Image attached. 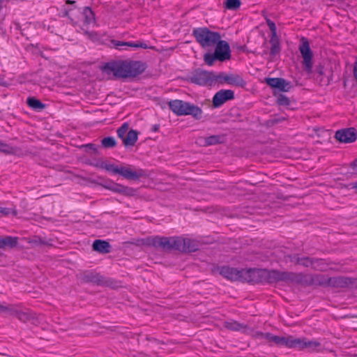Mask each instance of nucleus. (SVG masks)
<instances>
[{
  "mask_svg": "<svg viewBox=\"0 0 357 357\" xmlns=\"http://www.w3.org/2000/svg\"><path fill=\"white\" fill-rule=\"evenodd\" d=\"M171 110L178 116L192 115L196 119H200L202 110L199 107L181 100H174L169 102Z\"/></svg>",
  "mask_w": 357,
  "mask_h": 357,
  "instance_id": "f257e3e1",
  "label": "nucleus"
},
{
  "mask_svg": "<svg viewBox=\"0 0 357 357\" xmlns=\"http://www.w3.org/2000/svg\"><path fill=\"white\" fill-rule=\"evenodd\" d=\"M192 33L197 42L204 48L215 46L221 38L218 32L211 31L208 28L195 29Z\"/></svg>",
  "mask_w": 357,
  "mask_h": 357,
  "instance_id": "f03ea898",
  "label": "nucleus"
},
{
  "mask_svg": "<svg viewBox=\"0 0 357 357\" xmlns=\"http://www.w3.org/2000/svg\"><path fill=\"white\" fill-rule=\"evenodd\" d=\"M100 167L114 174H120L128 180H138L142 177H146V173L144 170L139 169L132 170L128 167L121 166L119 167L113 164L102 163Z\"/></svg>",
  "mask_w": 357,
  "mask_h": 357,
  "instance_id": "7ed1b4c3",
  "label": "nucleus"
},
{
  "mask_svg": "<svg viewBox=\"0 0 357 357\" xmlns=\"http://www.w3.org/2000/svg\"><path fill=\"white\" fill-rule=\"evenodd\" d=\"M296 273L263 269V282L275 283L280 281L296 283Z\"/></svg>",
  "mask_w": 357,
  "mask_h": 357,
  "instance_id": "20e7f679",
  "label": "nucleus"
},
{
  "mask_svg": "<svg viewBox=\"0 0 357 357\" xmlns=\"http://www.w3.org/2000/svg\"><path fill=\"white\" fill-rule=\"evenodd\" d=\"M102 72L116 78H127V60L111 61L100 67Z\"/></svg>",
  "mask_w": 357,
  "mask_h": 357,
  "instance_id": "39448f33",
  "label": "nucleus"
},
{
  "mask_svg": "<svg viewBox=\"0 0 357 357\" xmlns=\"http://www.w3.org/2000/svg\"><path fill=\"white\" fill-rule=\"evenodd\" d=\"M296 284H301L305 286H322L329 287L328 278L323 275H305L303 273H296Z\"/></svg>",
  "mask_w": 357,
  "mask_h": 357,
  "instance_id": "423d86ee",
  "label": "nucleus"
},
{
  "mask_svg": "<svg viewBox=\"0 0 357 357\" xmlns=\"http://www.w3.org/2000/svg\"><path fill=\"white\" fill-rule=\"evenodd\" d=\"M191 82L203 86H213L215 84V74L213 72L197 69L190 77Z\"/></svg>",
  "mask_w": 357,
  "mask_h": 357,
  "instance_id": "0eeeda50",
  "label": "nucleus"
},
{
  "mask_svg": "<svg viewBox=\"0 0 357 357\" xmlns=\"http://www.w3.org/2000/svg\"><path fill=\"white\" fill-rule=\"evenodd\" d=\"M99 185L114 192L119 193L127 197H133L136 195L137 192V190L135 188L124 186L112 181H106L104 183H99Z\"/></svg>",
  "mask_w": 357,
  "mask_h": 357,
  "instance_id": "6e6552de",
  "label": "nucleus"
},
{
  "mask_svg": "<svg viewBox=\"0 0 357 357\" xmlns=\"http://www.w3.org/2000/svg\"><path fill=\"white\" fill-rule=\"evenodd\" d=\"M299 50L303 59L304 70L307 73H310L312 68V53L310 50L309 43L306 38H302Z\"/></svg>",
  "mask_w": 357,
  "mask_h": 357,
  "instance_id": "1a4fd4ad",
  "label": "nucleus"
},
{
  "mask_svg": "<svg viewBox=\"0 0 357 357\" xmlns=\"http://www.w3.org/2000/svg\"><path fill=\"white\" fill-rule=\"evenodd\" d=\"M263 269H241V282L258 283L263 282Z\"/></svg>",
  "mask_w": 357,
  "mask_h": 357,
  "instance_id": "9d476101",
  "label": "nucleus"
},
{
  "mask_svg": "<svg viewBox=\"0 0 357 357\" xmlns=\"http://www.w3.org/2000/svg\"><path fill=\"white\" fill-rule=\"evenodd\" d=\"M215 49L213 52L218 58L220 61H225L230 59L231 51L227 42L225 40H220L215 45Z\"/></svg>",
  "mask_w": 357,
  "mask_h": 357,
  "instance_id": "9b49d317",
  "label": "nucleus"
},
{
  "mask_svg": "<svg viewBox=\"0 0 357 357\" xmlns=\"http://www.w3.org/2000/svg\"><path fill=\"white\" fill-rule=\"evenodd\" d=\"M234 93L231 90L222 89L218 91L213 98V105L214 107H219L225 102L233 100Z\"/></svg>",
  "mask_w": 357,
  "mask_h": 357,
  "instance_id": "f8f14e48",
  "label": "nucleus"
},
{
  "mask_svg": "<svg viewBox=\"0 0 357 357\" xmlns=\"http://www.w3.org/2000/svg\"><path fill=\"white\" fill-rule=\"evenodd\" d=\"M335 137L340 142H354L357 137L356 129L354 128H349L337 130L335 132Z\"/></svg>",
  "mask_w": 357,
  "mask_h": 357,
  "instance_id": "ddd939ff",
  "label": "nucleus"
},
{
  "mask_svg": "<svg viewBox=\"0 0 357 357\" xmlns=\"http://www.w3.org/2000/svg\"><path fill=\"white\" fill-rule=\"evenodd\" d=\"M146 69V65L142 61L127 60V78L135 77Z\"/></svg>",
  "mask_w": 357,
  "mask_h": 357,
  "instance_id": "4468645a",
  "label": "nucleus"
},
{
  "mask_svg": "<svg viewBox=\"0 0 357 357\" xmlns=\"http://www.w3.org/2000/svg\"><path fill=\"white\" fill-rule=\"evenodd\" d=\"M224 84L227 82L238 86H243L245 84V81L238 75H226L222 73L218 75L215 74V83Z\"/></svg>",
  "mask_w": 357,
  "mask_h": 357,
  "instance_id": "2eb2a0df",
  "label": "nucleus"
},
{
  "mask_svg": "<svg viewBox=\"0 0 357 357\" xmlns=\"http://www.w3.org/2000/svg\"><path fill=\"white\" fill-rule=\"evenodd\" d=\"M16 317L20 321H22L24 323L30 322L33 325H38L40 322L38 317L36 315V313L29 310H24L20 307H19V309L16 314Z\"/></svg>",
  "mask_w": 357,
  "mask_h": 357,
  "instance_id": "dca6fc26",
  "label": "nucleus"
},
{
  "mask_svg": "<svg viewBox=\"0 0 357 357\" xmlns=\"http://www.w3.org/2000/svg\"><path fill=\"white\" fill-rule=\"evenodd\" d=\"M329 287L334 288H345L354 283V280L344 276L328 278Z\"/></svg>",
  "mask_w": 357,
  "mask_h": 357,
  "instance_id": "f3484780",
  "label": "nucleus"
},
{
  "mask_svg": "<svg viewBox=\"0 0 357 357\" xmlns=\"http://www.w3.org/2000/svg\"><path fill=\"white\" fill-rule=\"evenodd\" d=\"M220 274L228 280L241 282V270L229 266H222L220 269Z\"/></svg>",
  "mask_w": 357,
  "mask_h": 357,
  "instance_id": "a211bd4d",
  "label": "nucleus"
},
{
  "mask_svg": "<svg viewBox=\"0 0 357 357\" xmlns=\"http://www.w3.org/2000/svg\"><path fill=\"white\" fill-rule=\"evenodd\" d=\"M305 349H308L312 352H320L321 351V344L316 340L301 338L299 350Z\"/></svg>",
  "mask_w": 357,
  "mask_h": 357,
  "instance_id": "6ab92c4d",
  "label": "nucleus"
},
{
  "mask_svg": "<svg viewBox=\"0 0 357 357\" xmlns=\"http://www.w3.org/2000/svg\"><path fill=\"white\" fill-rule=\"evenodd\" d=\"M151 244L155 248H160L163 250H172V237L155 236L151 239Z\"/></svg>",
  "mask_w": 357,
  "mask_h": 357,
  "instance_id": "aec40b11",
  "label": "nucleus"
},
{
  "mask_svg": "<svg viewBox=\"0 0 357 357\" xmlns=\"http://www.w3.org/2000/svg\"><path fill=\"white\" fill-rule=\"evenodd\" d=\"M316 79L321 86H328L331 79L332 73L326 72L322 66H319L315 70Z\"/></svg>",
  "mask_w": 357,
  "mask_h": 357,
  "instance_id": "412c9836",
  "label": "nucleus"
},
{
  "mask_svg": "<svg viewBox=\"0 0 357 357\" xmlns=\"http://www.w3.org/2000/svg\"><path fill=\"white\" fill-rule=\"evenodd\" d=\"M93 250L101 254H107L111 251V245L109 242L103 240H95L92 245Z\"/></svg>",
  "mask_w": 357,
  "mask_h": 357,
  "instance_id": "4be33fe9",
  "label": "nucleus"
},
{
  "mask_svg": "<svg viewBox=\"0 0 357 357\" xmlns=\"http://www.w3.org/2000/svg\"><path fill=\"white\" fill-rule=\"evenodd\" d=\"M204 146H212L222 144L225 142V137L223 135H211L207 137H202L199 139Z\"/></svg>",
  "mask_w": 357,
  "mask_h": 357,
  "instance_id": "5701e85b",
  "label": "nucleus"
},
{
  "mask_svg": "<svg viewBox=\"0 0 357 357\" xmlns=\"http://www.w3.org/2000/svg\"><path fill=\"white\" fill-rule=\"evenodd\" d=\"M89 280L91 282H97L98 284L108 286L112 288H116L118 287L117 282L116 281H114L111 279H106L100 275H93L92 278L89 279Z\"/></svg>",
  "mask_w": 357,
  "mask_h": 357,
  "instance_id": "b1692460",
  "label": "nucleus"
},
{
  "mask_svg": "<svg viewBox=\"0 0 357 357\" xmlns=\"http://www.w3.org/2000/svg\"><path fill=\"white\" fill-rule=\"evenodd\" d=\"M138 139V132L132 129L130 130L126 136L123 138V144L125 146H133Z\"/></svg>",
  "mask_w": 357,
  "mask_h": 357,
  "instance_id": "393cba45",
  "label": "nucleus"
},
{
  "mask_svg": "<svg viewBox=\"0 0 357 357\" xmlns=\"http://www.w3.org/2000/svg\"><path fill=\"white\" fill-rule=\"evenodd\" d=\"M294 258L296 259V264H301L305 267L311 266L313 268H318V266L315 265V263L320 262L317 258L303 257L300 258L298 256H294Z\"/></svg>",
  "mask_w": 357,
  "mask_h": 357,
  "instance_id": "a878e982",
  "label": "nucleus"
},
{
  "mask_svg": "<svg viewBox=\"0 0 357 357\" xmlns=\"http://www.w3.org/2000/svg\"><path fill=\"white\" fill-rule=\"evenodd\" d=\"M18 305L13 304L0 303V314H6L8 315L15 316L19 309Z\"/></svg>",
  "mask_w": 357,
  "mask_h": 357,
  "instance_id": "bb28decb",
  "label": "nucleus"
},
{
  "mask_svg": "<svg viewBox=\"0 0 357 357\" xmlns=\"http://www.w3.org/2000/svg\"><path fill=\"white\" fill-rule=\"evenodd\" d=\"M17 244V238L0 236V248H13Z\"/></svg>",
  "mask_w": 357,
  "mask_h": 357,
  "instance_id": "cd10ccee",
  "label": "nucleus"
},
{
  "mask_svg": "<svg viewBox=\"0 0 357 357\" xmlns=\"http://www.w3.org/2000/svg\"><path fill=\"white\" fill-rule=\"evenodd\" d=\"M301 338H296L291 335L284 336V344L288 348L299 349Z\"/></svg>",
  "mask_w": 357,
  "mask_h": 357,
  "instance_id": "c85d7f7f",
  "label": "nucleus"
},
{
  "mask_svg": "<svg viewBox=\"0 0 357 357\" xmlns=\"http://www.w3.org/2000/svg\"><path fill=\"white\" fill-rule=\"evenodd\" d=\"M269 42L271 45L270 54L272 56H275L280 52V40L278 36L275 35L271 36Z\"/></svg>",
  "mask_w": 357,
  "mask_h": 357,
  "instance_id": "c756f323",
  "label": "nucleus"
},
{
  "mask_svg": "<svg viewBox=\"0 0 357 357\" xmlns=\"http://www.w3.org/2000/svg\"><path fill=\"white\" fill-rule=\"evenodd\" d=\"M224 326L230 331H239L242 329H245L247 328L246 325L240 324L236 321L231 320L230 321H226L224 324Z\"/></svg>",
  "mask_w": 357,
  "mask_h": 357,
  "instance_id": "7c9ffc66",
  "label": "nucleus"
},
{
  "mask_svg": "<svg viewBox=\"0 0 357 357\" xmlns=\"http://www.w3.org/2000/svg\"><path fill=\"white\" fill-rule=\"evenodd\" d=\"M26 103L30 107L39 111L43 110L45 107V104L35 98H28Z\"/></svg>",
  "mask_w": 357,
  "mask_h": 357,
  "instance_id": "2f4dec72",
  "label": "nucleus"
},
{
  "mask_svg": "<svg viewBox=\"0 0 357 357\" xmlns=\"http://www.w3.org/2000/svg\"><path fill=\"white\" fill-rule=\"evenodd\" d=\"M172 250L184 252L185 238L181 237H172Z\"/></svg>",
  "mask_w": 357,
  "mask_h": 357,
  "instance_id": "473e14b6",
  "label": "nucleus"
},
{
  "mask_svg": "<svg viewBox=\"0 0 357 357\" xmlns=\"http://www.w3.org/2000/svg\"><path fill=\"white\" fill-rule=\"evenodd\" d=\"M185 249L183 252H195L199 249V244L194 240L185 238Z\"/></svg>",
  "mask_w": 357,
  "mask_h": 357,
  "instance_id": "72a5a7b5",
  "label": "nucleus"
},
{
  "mask_svg": "<svg viewBox=\"0 0 357 357\" xmlns=\"http://www.w3.org/2000/svg\"><path fill=\"white\" fill-rule=\"evenodd\" d=\"M29 242L35 246L52 245V243L50 242V241H46L38 236H33L30 238Z\"/></svg>",
  "mask_w": 357,
  "mask_h": 357,
  "instance_id": "f704fd0d",
  "label": "nucleus"
},
{
  "mask_svg": "<svg viewBox=\"0 0 357 357\" xmlns=\"http://www.w3.org/2000/svg\"><path fill=\"white\" fill-rule=\"evenodd\" d=\"M240 0H226L224 3L225 7L229 10H236L241 6Z\"/></svg>",
  "mask_w": 357,
  "mask_h": 357,
  "instance_id": "c9c22d12",
  "label": "nucleus"
},
{
  "mask_svg": "<svg viewBox=\"0 0 357 357\" xmlns=\"http://www.w3.org/2000/svg\"><path fill=\"white\" fill-rule=\"evenodd\" d=\"M102 146L105 148H113L116 145V140L112 137H107L101 140Z\"/></svg>",
  "mask_w": 357,
  "mask_h": 357,
  "instance_id": "e433bc0d",
  "label": "nucleus"
},
{
  "mask_svg": "<svg viewBox=\"0 0 357 357\" xmlns=\"http://www.w3.org/2000/svg\"><path fill=\"white\" fill-rule=\"evenodd\" d=\"M129 125L128 123H124L116 131L117 135L122 140L126 136L127 133L129 132Z\"/></svg>",
  "mask_w": 357,
  "mask_h": 357,
  "instance_id": "4c0bfd02",
  "label": "nucleus"
},
{
  "mask_svg": "<svg viewBox=\"0 0 357 357\" xmlns=\"http://www.w3.org/2000/svg\"><path fill=\"white\" fill-rule=\"evenodd\" d=\"M204 60L207 65L211 66L215 61H219V58L214 53H206L204 56Z\"/></svg>",
  "mask_w": 357,
  "mask_h": 357,
  "instance_id": "58836bf2",
  "label": "nucleus"
},
{
  "mask_svg": "<svg viewBox=\"0 0 357 357\" xmlns=\"http://www.w3.org/2000/svg\"><path fill=\"white\" fill-rule=\"evenodd\" d=\"M0 152L6 154H14L15 149L8 144L3 143L0 140Z\"/></svg>",
  "mask_w": 357,
  "mask_h": 357,
  "instance_id": "ea45409f",
  "label": "nucleus"
},
{
  "mask_svg": "<svg viewBox=\"0 0 357 357\" xmlns=\"http://www.w3.org/2000/svg\"><path fill=\"white\" fill-rule=\"evenodd\" d=\"M0 152L6 154H14L15 149L8 144L3 143L0 140Z\"/></svg>",
  "mask_w": 357,
  "mask_h": 357,
  "instance_id": "a19ab883",
  "label": "nucleus"
},
{
  "mask_svg": "<svg viewBox=\"0 0 357 357\" xmlns=\"http://www.w3.org/2000/svg\"><path fill=\"white\" fill-rule=\"evenodd\" d=\"M291 88V86L290 83L282 78L276 89H278L281 91L287 92L289 91Z\"/></svg>",
  "mask_w": 357,
  "mask_h": 357,
  "instance_id": "79ce46f5",
  "label": "nucleus"
},
{
  "mask_svg": "<svg viewBox=\"0 0 357 357\" xmlns=\"http://www.w3.org/2000/svg\"><path fill=\"white\" fill-rule=\"evenodd\" d=\"M83 14L84 15L85 21L86 23L89 24L90 22H91L93 20V19H94L93 13L90 8L86 7L84 9Z\"/></svg>",
  "mask_w": 357,
  "mask_h": 357,
  "instance_id": "37998d69",
  "label": "nucleus"
},
{
  "mask_svg": "<svg viewBox=\"0 0 357 357\" xmlns=\"http://www.w3.org/2000/svg\"><path fill=\"white\" fill-rule=\"evenodd\" d=\"M277 102L280 105L287 106L289 105V99L284 95L280 94L277 98Z\"/></svg>",
  "mask_w": 357,
  "mask_h": 357,
  "instance_id": "c03bdc74",
  "label": "nucleus"
},
{
  "mask_svg": "<svg viewBox=\"0 0 357 357\" xmlns=\"http://www.w3.org/2000/svg\"><path fill=\"white\" fill-rule=\"evenodd\" d=\"M282 78H266V83L272 88H277Z\"/></svg>",
  "mask_w": 357,
  "mask_h": 357,
  "instance_id": "a18cd8bd",
  "label": "nucleus"
},
{
  "mask_svg": "<svg viewBox=\"0 0 357 357\" xmlns=\"http://www.w3.org/2000/svg\"><path fill=\"white\" fill-rule=\"evenodd\" d=\"M85 149L86 151L89 153H96L97 149L93 144H87L82 146Z\"/></svg>",
  "mask_w": 357,
  "mask_h": 357,
  "instance_id": "49530a36",
  "label": "nucleus"
},
{
  "mask_svg": "<svg viewBox=\"0 0 357 357\" xmlns=\"http://www.w3.org/2000/svg\"><path fill=\"white\" fill-rule=\"evenodd\" d=\"M112 43L114 45L115 47H116L119 50H122L125 47H128V45H123V43H132L131 42H121L119 40H112Z\"/></svg>",
  "mask_w": 357,
  "mask_h": 357,
  "instance_id": "de8ad7c7",
  "label": "nucleus"
},
{
  "mask_svg": "<svg viewBox=\"0 0 357 357\" xmlns=\"http://www.w3.org/2000/svg\"><path fill=\"white\" fill-rule=\"evenodd\" d=\"M266 23L271 31V36L277 35L276 26H275V23L270 20H266Z\"/></svg>",
  "mask_w": 357,
  "mask_h": 357,
  "instance_id": "09e8293b",
  "label": "nucleus"
},
{
  "mask_svg": "<svg viewBox=\"0 0 357 357\" xmlns=\"http://www.w3.org/2000/svg\"><path fill=\"white\" fill-rule=\"evenodd\" d=\"M123 45H128V46L131 47H142V48H144V49L148 48L147 45L146 43H123Z\"/></svg>",
  "mask_w": 357,
  "mask_h": 357,
  "instance_id": "8fccbe9b",
  "label": "nucleus"
},
{
  "mask_svg": "<svg viewBox=\"0 0 357 357\" xmlns=\"http://www.w3.org/2000/svg\"><path fill=\"white\" fill-rule=\"evenodd\" d=\"M284 120H285L284 117H282V118H276V117H275V118H273V119L268 120L267 121V123L269 126H273V125L277 124V123H280V122H281L282 121H284Z\"/></svg>",
  "mask_w": 357,
  "mask_h": 357,
  "instance_id": "3c124183",
  "label": "nucleus"
},
{
  "mask_svg": "<svg viewBox=\"0 0 357 357\" xmlns=\"http://www.w3.org/2000/svg\"><path fill=\"white\" fill-rule=\"evenodd\" d=\"M284 336L282 337H280V336H277L275 335L274 337H273V342H274L275 344H278V345H282L283 346L284 344Z\"/></svg>",
  "mask_w": 357,
  "mask_h": 357,
  "instance_id": "603ef678",
  "label": "nucleus"
},
{
  "mask_svg": "<svg viewBox=\"0 0 357 357\" xmlns=\"http://www.w3.org/2000/svg\"><path fill=\"white\" fill-rule=\"evenodd\" d=\"M320 262H317L315 263V265L316 266H318V268H314L315 270H318V271H324V267L323 266L324 265L326 264V263L324 262V261L321 259H318Z\"/></svg>",
  "mask_w": 357,
  "mask_h": 357,
  "instance_id": "864d4df0",
  "label": "nucleus"
},
{
  "mask_svg": "<svg viewBox=\"0 0 357 357\" xmlns=\"http://www.w3.org/2000/svg\"><path fill=\"white\" fill-rule=\"evenodd\" d=\"M275 335H272L271 333H265L264 334V338L267 340L269 342H273V337H275Z\"/></svg>",
  "mask_w": 357,
  "mask_h": 357,
  "instance_id": "5fc2aeb1",
  "label": "nucleus"
},
{
  "mask_svg": "<svg viewBox=\"0 0 357 357\" xmlns=\"http://www.w3.org/2000/svg\"><path fill=\"white\" fill-rule=\"evenodd\" d=\"M264 333L262 332H255L254 334H253V337H255V338H264Z\"/></svg>",
  "mask_w": 357,
  "mask_h": 357,
  "instance_id": "6e6d98bb",
  "label": "nucleus"
},
{
  "mask_svg": "<svg viewBox=\"0 0 357 357\" xmlns=\"http://www.w3.org/2000/svg\"><path fill=\"white\" fill-rule=\"evenodd\" d=\"M353 74L355 79L357 81V60L355 61L354 65Z\"/></svg>",
  "mask_w": 357,
  "mask_h": 357,
  "instance_id": "4d7b16f0",
  "label": "nucleus"
},
{
  "mask_svg": "<svg viewBox=\"0 0 357 357\" xmlns=\"http://www.w3.org/2000/svg\"><path fill=\"white\" fill-rule=\"evenodd\" d=\"M1 211L0 213L8 215L9 213V209L6 208H1Z\"/></svg>",
  "mask_w": 357,
  "mask_h": 357,
  "instance_id": "13d9d810",
  "label": "nucleus"
},
{
  "mask_svg": "<svg viewBox=\"0 0 357 357\" xmlns=\"http://www.w3.org/2000/svg\"><path fill=\"white\" fill-rule=\"evenodd\" d=\"M295 255L294 256H291V255H289L288 256V257L289 258V260L292 262H295L296 264V258H294Z\"/></svg>",
  "mask_w": 357,
  "mask_h": 357,
  "instance_id": "bf43d9fd",
  "label": "nucleus"
},
{
  "mask_svg": "<svg viewBox=\"0 0 357 357\" xmlns=\"http://www.w3.org/2000/svg\"><path fill=\"white\" fill-rule=\"evenodd\" d=\"M351 166H352V167H353V168H354V169H355V168H357V159H356V160H355L352 162Z\"/></svg>",
  "mask_w": 357,
  "mask_h": 357,
  "instance_id": "052dcab7",
  "label": "nucleus"
},
{
  "mask_svg": "<svg viewBox=\"0 0 357 357\" xmlns=\"http://www.w3.org/2000/svg\"><path fill=\"white\" fill-rule=\"evenodd\" d=\"M158 129H159V125H155L153 128V130L155 132L158 131Z\"/></svg>",
  "mask_w": 357,
  "mask_h": 357,
  "instance_id": "680f3d73",
  "label": "nucleus"
},
{
  "mask_svg": "<svg viewBox=\"0 0 357 357\" xmlns=\"http://www.w3.org/2000/svg\"><path fill=\"white\" fill-rule=\"evenodd\" d=\"M352 188L357 191V181L352 184Z\"/></svg>",
  "mask_w": 357,
  "mask_h": 357,
  "instance_id": "e2e57ef3",
  "label": "nucleus"
},
{
  "mask_svg": "<svg viewBox=\"0 0 357 357\" xmlns=\"http://www.w3.org/2000/svg\"><path fill=\"white\" fill-rule=\"evenodd\" d=\"M75 3V1H70V0L66 1V3H70L71 4V3Z\"/></svg>",
  "mask_w": 357,
  "mask_h": 357,
  "instance_id": "0e129e2a",
  "label": "nucleus"
},
{
  "mask_svg": "<svg viewBox=\"0 0 357 357\" xmlns=\"http://www.w3.org/2000/svg\"><path fill=\"white\" fill-rule=\"evenodd\" d=\"M68 15V11L66 10L65 13V15L67 16Z\"/></svg>",
  "mask_w": 357,
  "mask_h": 357,
  "instance_id": "69168bd1",
  "label": "nucleus"
},
{
  "mask_svg": "<svg viewBox=\"0 0 357 357\" xmlns=\"http://www.w3.org/2000/svg\"><path fill=\"white\" fill-rule=\"evenodd\" d=\"M13 214L15 215L17 214V212L15 211H14Z\"/></svg>",
  "mask_w": 357,
  "mask_h": 357,
  "instance_id": "338daca9",
  "label": "nucleus"
},
{
  "mask_svg": "<svg viewBox=\"0 0 357 357\" xmlns=\"http://www.w3.org/2000/svg\"><path fill=\"white\" fill-rule=\"evenodd\" d=\"M1 211H1V207H0V212H1Z\"/></svg>",
  "mask_w": 357,
  "mask_h": 357,
  "instance_id": "774afa93",
  "label": "nucleus"
}]
</instances>
